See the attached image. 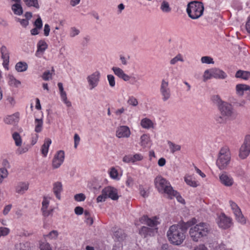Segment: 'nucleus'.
Returning a JSON list of instances; mask_svg holds the SVG:
<instances>
[{
  "label": "nucleus",
  "instance_id": "de8ad7c7",
  "mask_svg": "<svg viewBox=\"0 0 250 250\" xmlns=\"http://www.w3.org/2000/svg\"><path fill=\"white\" fill-rule=\"evenodd\" d=\"M40 248L41 250H52L50 244L46 242H41Z\"/></svg>",
  "mask_w": 250,
  "mask_h": 250
},
{
  "label": "nucleus",
  "instance_id": "c85d7f7f",
  "mask_svg": "<svg viewBox=\"0 0 250 250\" xmlns=\"http://www.w3.org/2000/svg\"><path fill=\"white\" fill-rule=\"evenodd\" d=\"M51 144V140L50 139H46L44 141V143L42 146V155L46 157L50 145Z\"/></svg>",
  "mask_w": 250,
  "mask_h": 250
},
{
  "label": "nucleus",
  "instance_id": "37998d69",
  "mask_svg": "<svg viewBox=\"0 0 250 250\" xmlns=\"http://www.w3.org/2000/svg\"><path fill=\"white\" fill-rule=\"evenodd\" d=\"M127 103L131 106H136L138 104V101L137 99L133 96H129L127 101Z\"/></svg>",
  "mask_w": 250,
  "mask_h": 250
},
{
  "label": "nucleus",
  "instance_id": "6e6d98bb",
  "mask_svg": "<svg viewBox=\"0 0 250 250\" xmlns=\"http://www.w3.org/2000/svg\"><path fill=\"white\" fill-rule=\"evenodd\" d=\"M107 199L105 194H104V189H103L102 191V194L98 196L97 198V202H104L105 200Z\"/></svg>",
  "mask_w": 250,
  "mask_h": 250
},
{
  "label": "nucleus",
  "instance_id": "a19ab883",
  "mask_svg": "<svg viewBox=\"0 0 250 250\" xmlns=\"http://www.w3.org/2000/svg\"><path fill=\"white\" fill-rule=\"evenodd\" d=\"M141 125L143 128H149L152 125V123L150 120L145 118L142 120Z\"/></svg>",
  "mask_w": 250,
  "mask_h": 250
},
{
  "label": "nucleus",
  "instance_id": "bb28decb",
  "mask_svg": "<svg viewBox=\"0 0 250 250\" xmlns=\"http://www.w3.org/2000/svg\"><path fill=\"white\" fill-rule=\"evenodd\" d=\"M235 77L236 78H240L245 80H247L250 77V72L239 70L236 72Z\"/></svg>",
  "mask_w": 250,
  "mask_h": 250
},
{
  "label": "nucleus",
  "instance_id": "a18cd8bd",
  "mask_svg": "<svg viewBox=\"0 0 250 250\" xmlns=\"http://www.w3.org/2000/svg\"><path fill=\"white\" fill-rule=\"evenodd\" d=\"M8 174L7 170L0 169V185L3 182V179L8 177Z\"/></svg>",
  "mask_w": 250,
  "mask_h": 250
},
{
  "label": "nucleus",
  "instance_id": "774afa93",
  "mask_svg": "<svg viewBox=\"0 0 250 250\" xmlns=\"http://www.w3.org/2000/svg\"><path fill=\"white\" fill-rule=\"evenodd\" d=\"M74 211H75V213L77 215H81V214H82L83 213V209L81 207H76L75 208Z\"/></svg>",
  "mask_w": 250,
  "mask_h": 250
},
{
  "label": "nucleus",
  "instance_id": "4d7b16f0",
  "mask_svg": "<svg viewBox=\"0 0 250 250\" xmlns=\"http://www.w3.org/2000/svg\"><path fill=\"white\" fill-rule=\"evenodd\" d=\"M29 149L28 146H22L19 147L16 151L17 154L19 155L26 152Z\"/></svg>",
  "mask_w": 250,
  "mask_h": 250
},
{
  "label": "nucleus",
  "instance_id": "bf43d9fd",
  "mask_svg": "<svg viewBox=\"0 0 250 250\" xmlns=\"http://www.w3.org/2000/svg\"><path fill=\"white\" fill-rule=\"evenodd\" d=\"M2 167L0 168V169H5V170H7V169L10 168L11 167L9 161L5 159L2 160Z\"/></svg>",
  "mask_w": 250,
  "mask_h": 250
},
{
  "label": "nucleus",
  "instance_id": "ddd939ff",
  "mask_svg": "<svg viewBox=\"0 0 250 250\" xmlns=\"http://www.w3.org/2000/svg\"><path fill=\"white\" fill-rule=\"evenodd\" d=\"M217 223L220 228L227 229L231 226V219L228 217L225 214L222 213L219 216Z\"/></svg>",
  "mask_w": 250,
  "mask_h": 250
},
{
  "label": "nucleus",
  "instance_id": "3c124183",
  "mask_svg": "<svg viewBox=\"0 0 250 250\" xmlns=\"http://www.w3.org/2000/svg\"><path fill=\"white\" fill-rule=\"evenodd\" d=\"M132 159H133L132 160L133 163H135V162H136L137 161H141L144 158L143 156L141 154H140V153H136L133 155H132Z\"/></svg>",
  "mask_w": 250,
  "mask_h": 250
},
{
  "label": "nucleus",
  "instance_id": "680f3d73",
  "mask_svg": "<svg viewBox=\"0 0 250 250\" xmlns=\"http://www.w3.org/2000/svg\"><path fill=\"white\" fill-rule=\"evenodd\" d=\"M51 73L49 71H45L42 76V79L45 81H48L51 78Z\"/></svg>",
  "mask_w": 250,
  "mask_h": 250
},
{
  "label": "nucleus",
  "instance_id": "f3484780",
  "mask_svg": "<svg viewBox=\"0 0 250 250\" xmlns=\"http://www.w3.org/2000/svg\"><path fill=\"white\" fill-rule=\"evenodd\" d=\"M29 184L25 182H19L15 187V192L21 195H23L28 189Z\"/></svg>",
  "mask_w": 250,
  "mask_h": 250
},
{
  "label": "nucleus",
  "instance_id": "c03bdc74",
  "mask_svg": "<svg viewBox=\"0 0 250 250\" xmlns=\"http://www.w3.org/2000/svg\"><path fill=\"white\" fill-rule=\"evenodd\" d=\"M13 138L17 146H20L21 145V139L20 134L17 132H14L13 134Z\"/></svg>",
  "mask_w": 250,
  "mask_h": 250
},
{
  "label": "nucleus",
  "instance_id": "9b49d317",
  "mask_svg": "<svg viewBox=\"0 0 250 250\" xmlns=\"http://www.w3.org/2000/svg\"><path fill=\"white\" fill-rule=\"evenodd\" d=\"M64 159V152L62 150H59L54 155L52 160V166L54 169L59 168L63 163Z\"/></svg>",
  "mask_w": 250,
  "mask_h": 250
},
{
  "label": "nucleus",
  "instance_id": "412c9836",
  "mask_svg": "<svg viewBox=\"0 0 250 250\" xmlns=\"http://www.w3.org/2000/svg\"><path fill=\"white\" fill-rule=\"evenodd\" d=\"M1 58L3 59V65L5 68L8 69L9 56L6 47L2 46L0 48Z\"/></svg>",
  "mask_w": 250,
  "mask_h": 250
},
{
  "label": "nucleus",
  "instance_id": "a878e982",
  "mask_svg": "<svg viewBox=\"0 0 250 250\" xmlns=\"http://www.w3.org/2000/svg\"><path fill=\"white\" fill-rule=\"evenodd\" d=\"M19 112L8 116L4 119V122L7 124H12L17 122L19 121Z\"/></svg>",
  "mask_w": 250,
  "mask_h": 250
},
{
  "label": "nucleus",
  "instance_id": "cd10ccee",
  "mask_svg": "<svg viewBox=\"0 0 250 250\" xmlns=\"http://www.w3.org/2000/svg\"><path fill=\"white\" fill-rule=\"evenodd\" d=\"M167 144L170 150V152L172 154H174L177 151H179L181 149V146L176 144L170 141L167 142Z\"/></svg>",
  "mask_w": 250,
  "mask_h": 250
},
{
  "label": "nucleus",
  "instance_id": "8fccbe9b",
  "mask_svg": "<svg viewBox=\"0 0 250 250\" xmlns=\"http://www.w3.org/2000/svg\"><path fill=\"white\" fill-rule=\"evenodd\" d=\"M107 80L109 85L111 87H113L115 85V77L113 75L109 74L107 76Z\"/></svg>",
  "mask_w": 250,
  "mask_h": 250
},
{
  "label": "nucleus",
  "instance_id": "5701e85b",
  "mask_svg": "<svg viewBox=\"0 0 250 250\" xmlns=\"http://www.w3.org/2000/svg\"><path fill=\"white\" fill-rule=\"evenodd\" d=\"M158 228L152 229L143 226L139 230V233L144 237L148 235H153L155 232H157Z\"/></svg>",
  "mask_w": 250,
  "mask_h": 250
},
{
  "label": "nucleus",
  "instance_id": "6e6552de",
  "mask_svg": "<svg viewBox=\"0 0 250 250\" xmlns=\"http://www.w3.org/2000/svg\"><path fill=\"white\" fill-rule=\"evenodd\" d=\"M100 77L101 74L98 71H96L87 77L86 80L90 90L93 89L98 85Z\"/></svg>",
  "mask_w": 250,
  "mask_h": 250
},
{
  "label": "nucleus",
  "instance_id": "b1692460",
  "mask_svg": "<svg viewBox=\"0 0 250 250\" xmlns=\"http://www.w3.org/2000/svg\"><path fill=\"white\" fill-rule=\"evenodd\" d=\"M15 3L12 5V10L14 13L17 15H21L23 13L22 8L21 4V0H12Z\"/></svg>",
  "mask_w": 250,
  "mask_h": 250
},
{
  "label": "nucleus",
  "instance_id": "4468645a",
  "mask_svg": "<svg viewBox=\"0 0 250 250\" xmlns=\"http://www.w3.org/2000/svg\"><path fill=\"white\" fill-rule=\"evenodd\" d=\"M104 194H105L106 198H109L113 200H117L119 198L118 190L116 188L112 187H107L104 189Z\"/></svg>",
  "mask_w": 250,
  "mask_h": 250
},
{
  "label": "nucleus",
  "instance_id": "7c9ffc66",
  "mask_svg": "<svg viewBox=\"0 0 250 250\" xmlns=\"http://www.w3.org/2000/svg\"><path fill=\"white\" fill-rule=\"evenodd\" d=\"M185 181L187 185L193 188H196L199 185V183L195 181L191 176H186L185 177Z\"/></svg>",
  "mask_w": 250,
  "mask_h": 250
},
{
  "label": "nucleus",
  "instance_id": "1a4fd4ad",
  "mask_svg": "<svg viewBox=\"0 0 250 250\" xmlns=\"http://www.w3.org/2000/svg\"><path fill=\"white\" fill-rule=\"evenodd\" d=\"M160 92L162 96V100L166 102L171 96L170 89L169 87V83L165 79H163L161 83Z\"/></svg>",
  "mask_w": 250,
  "mask_h": 250
},
{
  "label": "nucleus",
  "instance_id": "423d86ee",
  "mask_svg": "<svg viewBox=\"0 0 250 250\" xmlns=\"http://www.w3.org/2000/svg\"><path fill=\"white\" fill-rule=\"evenodd\" d=\"M230 160L231 154L229 149L227 146L223 147L219 152L216 165L221 170L226 169L230 163Z\"/></svg>",
  "mask_w": 250,
  "mask_h": 250
},
{
  "label": "nucleus",
  "instance_id": "2eb2a0df",
  "mask_svg": "<svg viewBox=\"0 0 250 250\" xmlns=\"http://www.w3.org/2000/svg\"><path fill=\"white\" fill-rule=\"evenodd\" d=\"M116 136L119 138H128L131 134L129 128L125 125L119 127L116 130Z\"/></svg>",
  "mask_w": 250,
  "mask_h": 250
},
{
  "label": "nucleus",
  "instance_id": "58836bf2",
  "mask_svg": "<svg viewBox=\"0 0 250 250\" xmlns=\"http://www.w3.org/2000/svg\"><path fill=\"white\" fill-rule=\"evenodd\" d=\"M58 232L57 230H52L48 234L44 235L43 237L45 239V241H46L47 238L49 239H55L58 237Z\"/></svg>",
  "mask_w": 250,
  "mask_h": 250
},
{
  "label": "nucleus",
  "instance_id": "f8f14e48",
  "mask_svg": "<svg viewBox=\"0 0 250 250\" xmlns=\"http://www.w3.org/2000/svg\"><path fill=\"white\" fill-rule=\"evenodd\" d=\"M139 221L142 224H146L152 229L157 228V226L160 223L158 218L156 217L149 218L147 216H143L140 218Z\"/></svg>",
  "mask_w": 250,
  "mask_h": 250
},
{
  "label": "nucleus",
  "instance_id": "f03ea898",
  "mask_svg": "<svg viewBox=\"0 0 250 250\" xmlns=\"http://www.w3.org/2000/svg\"><path fill=\"white\" fill-rule=\"evenodd\" d=\"M154 185L159 192L165 193L170 198L177 194V192L173 189L169 182L161 176H158L155 178Z\"/></svg>",
  "mask_w": 250,
  "mask_h": 250
},
{
  "label": "nucleus",
  "instance_id": "e2e57ef3",
  "mask_svg": "<svg viewBox=\"0 0 250 250\" xmlns=\"http://www.w3.org/2000/svg\"><path fill=\"white\" fill-rule=\"evenodd\" d=\"M109 174L110 177L113 179H116L118 175L117 170L114 167L111 168Z\"/></svg>",
  "mask_w": 250,
  "mask_h": 250
},
{
  "label": "nucleus",
  "instance_id": "0e129e2a",
  "mask_svg": "<svg viewBox=\"0 0 250 250\" xmlns=\"http://www.w3.org/2000/svg\"><path fill=\"white\" fill-rule=\"evenodd\" d=\"M9 232V230L7 228L1 227L0 228V237L1 236H5Z\"/></svg>",
  "mask_w": 250,
  "mask_h": 250
},
{
  "label": "nucleus",
  "instance_id": "473e14b6",
  "mask_svg": "<svg viewBox=\"0 0 250 250\" xmlns=\"http://www.w3.org/2000/svg\"><path fill=\"white\" fill-rule=\"evenodd\" d=\"M28 65L25 62H20L15 65V69L18 72H23L27 70Z\"/></svg>",
  "mask_w": 250,
  "mask_h": 250
},
{
  "label": "nucleus",
  "instance_id": "6ab92c4d",
  "mask_svg": "<svg viewBox=\"0 0 250 250\" xmlns=\"http://www.w3.org/2000/svg\"><path fill=\"white\" fill-rule=\"evenodd\" d=\"M114 73L119 78L123 79L125 81H128L131 77L126 74L124 71L120 68L118 67H113L112 68Z\"/></svg>",
  "mask_w": 250,
  "mask_h": 250
},
{
  "label": "nucleus",
  "instance_id": "393cba45",
  "mask_svg": "<svg viewBox=\"0 0 250 250\" xmlns=\"http://www.w3.org/2000/svg\"><path fill=\"white\" fill-rule=\"evenodd\" d=\"M62 190V185L61 182H55L53 184V191L55 195H56V197L60 199H61V196L60 194Z\"/></svg>",
  "mask_w": 250,
  "mask_h": 250
},
{
  "label": "nucleus",
  "instance_id": "9d476101",
  "mask_svg": "<svg viewBox=\"0 0 250 250\" xmlns=\"http://www.w3.org/2000/svg\"><path fill=\"white\" fill-rule=\"evenodd\" d=\"M229 204L235 216L236 219L241 224H245L246 219L238 205L232 200L229 201Z\"/></svg>",
  "mask_w": 250,
  "mask_h": 250
},
{
  "label": "nucleus",
  "instance_id": "e433bc0d",
  "mask_svg": "<svg viewBox=\"0 0 250 250\" xmlns=\"http://www.w3.org/2000/svg\"><path fill=\"white\" fill-rule=\"evenodd\" d=\"M35 131L36 132H40L42 128L43 121L42 119H36Z\"/></svg>",
  "mask_w": 250,
  "mask_h": 250
},
{
  "label": "nucleus",
  "instance_id": "49530a36",
  "mask_svg": "<svg viewBox=\"0 0 250 250\" xmlns=\"http://www.w3.org/2000/svg\"><path fill=\"white\" fill-rule=\"evenodd\" d=\"M212 69H207L205 70L203 75V81L204 82H206L208 80L211 79L213 77V75H212Z\"/></svg>",
  "mask_w": 250,
  "mask_h": 250
},
{
  "label": "nucleus",
  "instance_id": "c756f323",
  "mask_svg": "<svg viewBox=\"0 0 250 250\" xmlns=\"http://www.w3.org/2000/svg\"><path fill=\"white\" fill-rule=\"evenodd\" d=\"M48 45L45 41L43 40H40L37 43V53H43L47 48Z\"/></svg>",
  "mask_w": 250,
  "mask_h": 250
},
{
  "label": "nucleus",
  "instance_id": "09e8293b",
  "mask_svg": "<svg viewBox=\"0 0 250 250\" xmlns=\"http://www.w3.org/2000/svg\"><path fill=\"white\" fill-rule=\"evenodd\" d=\"M201 62L203 63L213 64L214 61L213 59L209 56H204L201 59Z\"/></svg>",
  "mask_w": 250,
  "mask_h": 250
},
{
  "label": "nucleus",
  "instance_id": "603ef678",
  "mask_svg": "<svg viewBox=\"0 0 250 250\" xmlns=\"http://www.w3.org/2000/svg\"><path fill=\"white\" fill-rule=\"evenodd\" d=\"M139 193L144 198H146L148 196V193L146 192L142 185H140L139 188Z\"/></svg>",
  "mask_w": 250,
  "mask_h": 250
},
{
  "label": "nucleus",
  "instance_id": "ea45409f",
  "mask_svg": "<svg viewBox=\"0 0 250 250\" xmlns=\"http://www.w3.org/2000/svg\"><path fill=\"white\" fill-rule=\"evenodd\" d=\"M114 237L118 241H121L125 238V236L122 229H118L114 232Z\"/></svg>",
  "mask_w": 250,
  "mask_h": 250
},
{
  "label": "nucleus",
  "instance_id": "338daca9",
  "mask_svg": "<svg viewBox=\"0 0 250 250\" xmlns=\"http://www.w3.org/2000/svg\"><path fill=\"white\" fill-rule=\"evenodd\" d=\"M50 31V26L48 24H45L44 26V35L46 37H47L49 35V32Z\"/></svg>",
  "mask_w": 250,
  "mask_h": 250
},
{
  "label": "nucleus",
  "instance_id": "5fc2aeb1",
  "mask_svg": "<svg viewBox=\"0 0 250 250\" xmlns=\"http://www.w3.org/2000/svg\"><path fill=\"white\" fill-rule=\"evenodd\" d=\"M34 25L35 27L41 29L42 27V21L40 16H39L38 18L35 21L34 23Z\"/></svg>",
  "mask_w": 250,
  "mask_h": 250
},
{
  "label": "nucleus",
  "instance_id": "39448f33",
  "mask_svg": "<svg viewBox=\"0 0 250 250\" xmlns=\"http://www.w3.org/2000/svg\"><path fill=\"white\" fill-rule=\"evenodd\" d=\"M204 7L203 3L197 1H191L188 4L187 12L188 16L195 20L201 17L203 14Z\"/></svg>",
  "mask_w": 250,
  "mask_h": 250
},
{
  "label": "nucleus",
  "instance_id": "4be33fe9",
  "mask_svg": "<svg viewBox=\"0 0 250 250\" xmlns=\"http://www.w3.org/2000/svg\"><path fill=\"white\" fill-rule=\"evenodd\" d=\"M212 69V75L213 77L219 79H225L228 77L227 74L222 70L219 68H213Z\"/></svg>",
  "mask_w": 250,
  "mask_h": 250
},
{
  "label": "nucleus",
  "instance_id": "72a5a7b5",
  "mask_svg": "<svg viewBox=\"0 0 250 250\" xmlns=\"http://www.w3.org/2000/svg\"><path fill=\"white\" fill-rule=\"evenodd\" d=\"M8 78V83L10 86L18 87L21 85V82L17 80L13 75H9Z\"/></svg>",
  "mask_w": 250,
  "mask_h": 250
},
{
  "label": "nucleus",
  "instance_id": "a211bd4d",
  "mask_svg": "<svg viewBox=\"0 0 250 250\" xmlns=\"http://www.w3.org/2000/svg\"><path fill=\"white\" fill-rule=\"evenodd\" d=\"M195 223L196 219L195 218H193L191 220L188 221L187 222H183L182 223H179L178 224L173 225L177 226V228L179 229H181V231L183 232L184 234H185L188 229L191 225L195 224Z\"/></svg>",
  "mask_w": 250,
  "mask_h": 250
},
{
  "label": "nucleus",
  "instance_id": "864d4df0",
  "mask_svg": "<svg viewBox=\"0 0 250 250\" xmlns=\"http://www.w3.org/2000/svg\"><path fill=\"white\" fill-rule=\"evenodd\" d=\"M85 198V195L83 193L77 194L74 196V199L78 202L83 201Z\"/></svg>",
  "mask_w": 250,
  "mask_h": 250
},
{
  "label": "nucleus",
  "instance_id": "052dcab7",
  "mask_svg": "<svg viewBox=\"0 0 250 250\" xmlns=\"http://www.w3.org/2000/svg\"><path fill=\"white\" fill-rule=\"evenodd\" d=\"M132 155H125L123 158V161L126 163H133Z\"/></svg>",
  "mask_w": 250,
  "mask_h": 250
},
{
  "label": "nucleus",
  "instance_id": "79ce46f5",
  "mask_svg": "<svg viewBox=\"0 0 250 250\" xmlns=\"http://www.w3.org/2000/svg\"><path fill=\"white\" fill-rule=\"evenodd\" d=\"M179 61L181 62H183L184 61L183 57L181 54H177L175 57L172 58L170 61V64L171 65H174Z\"/></svg>",
  "mask_w": 250,
  "mask_h": 250
},
{
  "label": "nucleus",
  "instance_id": "f704fd0d",
  "mask_svg": "<svg viewBox=\"0 0 250 250\" xmlns=\"http://www.w3.org/2000/svg\"><path fill=\"white\" fill-rule=\"evenodd\" d=\"M141 142L140 145L142 146L146 147L149 145V138L148 135L146 134H143L141 137Z\"/></svg>",
  "mask_w": 250,
  "mask_h": 250
},
{
  "label": "nucleus",
  "instance_id": "f257e3e1",
  "mask_svg": "<svg viewBox=\"0 0 250 250\" xmlns=\"http://www.w3.org/2000/svg\"><path fill=\"white\" fill-rule=\"evenodd\" d=\"M221 115L216 116L215 120L220 124L224 123L228 120H233L236 117L233 107L230 104L227 102L222 103L218 106Z\"/></svg>",
  "mask_w": 250,
  "mask_h": 250
},
{
  "label": "nucleus",
  "instance_id": "20e7f679",
  "mask_svg": "<svg viewBox=\"0 0 250 250\" xmlns=\"http://www.w3.org/2000/svg\"><path fill=\"white\" fill-rule=\"evenodd\" d=\"M167 236L171 243L175 245H181L186 238L185 234L176 226H171L167 232Z\"/></svg>",
  "mask_w": 250,
  "mask_h": 250
},
{
  "label": "nucleus",
  "instance_id": "2f4dec72",
  "mask_svg": "<svg viewBox=\"0 0 250 250\" xmlns=\"http://www.w3.org/2000/svg\"><path fill=\"white\" fill-rule=\"evenodd\" d=\"M15 250H30V244L28 242L17 244Z\"/></svg>",
  "mask_w": 250,
  "mask_h": 250
},
{
  "label": "nucleus",
  "instance_id": "13d9d810",
  "mask_svg": "<svg viewBox=\"0 0 250 250\" xmlns=\"http://www.w3.org/2000/svg\"><path fill=\"white\" fill-rule=\"evenodd\" d=\"M80 33V31L76 28L73 27L71 28L70 31V36L72 38L78 35Z\"/></svg>",
  "mask_w": 250,
  "mask_h": 250
},
{
  "label": "nucleus",
  "instance_id": "c9c22d12",
  "mask_svg": "<svg viewBox=\"0 0 250 250\" xmlns=\"http://www.w3.org/2000/svg\"><path fill=\"white\" fill-rule=\"evenodd\" d=\"M160 9L164 13H169L171 10L168 2L166 0H163L162 2Z\"/></svg>",
  "mask_w": 250,
  "mask_h": 250
},
{
  "label": "nucleus",
  "instance_id": "dca6fc26",
  "mask_svg": "<svg viewBox=\"0 0 250 250\" xmlns=\"http://www.w3.org/2000/svg\"><path fill=\"white\" fill-rule=\"evenodd\" d=\"M219 179L221 183L226 187H230L234 183L233 178L228 175L226 172H223L220 174Z\"/></svg>",
  "mask_w": 250,
  "mask_h": 250
},
{
  "label": "nucleus",
  "instance_id": "aec40b11",
  "mask_svg": "<svg viewBox=\"0 0 250 250\" xmlns=\"http://www.w3.org/2000/svg\"><path fill=\"white\" fill-rule=\"evenodd\" d=\"M236 94L239 97L244 95V91H250V86L245 84H237L235 86Z\"/></svg>",
  "mask_w": 250,
  "mask_h": 250
},
{
  "label": "nucleus",
  "instance_id": "7ed1b4c3",
  "mask_svg": "<svg viewBox=\"0 0 250 250\" xmlns=\"http://www.w3.org/2000/svg\"><path fill=\"white\" fill-rule=\"evenodd\" d=\"M210 229L208 224L200 223L190 228L189 232L192 240L194 242H198L201 238L207 236Z\"/></svg>",
  "mask_w": 250,
  "mask_h": 250
},
{
  "label": "nucleus",
  "instance_id": "69168bd1",
  "mask_svg": "<svg viewBox=\"0 0 250 250\" xmlns=\"http://www.w3.org/2000/svg\"><path fill=\"white\" fill-rule=\"evenodd\" d=\"M16 21L20 22L21 24L24 27H26L29 24L28 21L26 19H20V18H17Z\"/></svg>",
  "mask_w": 250,
  "mask_h": 250
},
{
  "label": "nucleus",
  "instance_id": "0eeeda50",
  "mask_svg": "<svg viewBox=\"0 0 250 250\" xmlns=\"http://www.w3.org/2000/svg\"><path fill=\"white\" fill-rule=\"evenodd\" d=\"M250 154V135H246L244 142L239 149V156L242 159L246 158Z\"/></svg>",
  "mask_w": 250,
  "mask_h": 250
},
{
  "label": "nucleus",
  "instance_id": "4c0bfd02",
  "mask_svg": "<svg viewBox=\"0 0 250 250\" xmlns=\"http://www.w3.org/2000/svg\"><path fill=\"white\" fill-rule=\"evenodd\" d=\"M25 2V4L29 6H33L37 9L40 8L39 4L38 2V0H23Z\"/></svg>",
  "mask_w": 250,
  "mask_h": 250
}]
</instances>
